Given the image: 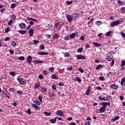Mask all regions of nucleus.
Segmentation results:
<instances>
[{
	"instance_id": "obj_1",
	"label": "nucleus",
	"mask_w": 125,
	"mask_h": 125,
	"mask_svg": "<svg viewBox=\"0 0 125 125\" xmlns=\"http://www.w3.org/2000/svg\"><path fill=\"white\" fill-rule=\"evenodd\" d=\"M17 81L19 82V83L21 84V85H23V84H24V83H25V79L21 78L20 76L18 77Z\"/></svg>"
},
{
	"instance_id": "obj_2",
	"label": "nucleus",
	"mask_w": 125,
	"mask_h": 125,
	"mask_svg": "<svg viewBox=\"0 0 125 125\" xmlns=\"http://www.w3.org/2000/svg\"><path fill=\"white\" fill-rule=\"evenodd\" d=\"M27 20L30 21L29 22L30 25H34V22H38V21L33 18L27 17Z\"/></svg>"
},
{
	"instance_id": "obj_3",
	"label": "nucleus",
	"mask_w": 125,
	"mask_h": 125,
	"mask_svg": "<svg viewBox=\"0 0 125 125\" xmlns=\"http://www.w3.org/2000/svg\"><path fill=\"white\" fill-rule=\"evenodd\" d=\"M117 25H120V21L119 20L111 22L110 26L111 27H115V26H117Z\"/></svg>"
},
{
	"instance_id": "obj_4",
	"label": "nucleus",
	"mask_w": 125,
	"mask_h": 125,
	"mask_svg": "<svg viewBox=\"0 0 125 125\" xmlns=\"http://www.w3.org/2000/svg\"><path fill=\"white\" fill-rule=\"evenodd\" d=\"M66 18L70 23L73 21V17L71 15H66Z\"/></svg>"
},
{
	"instance_id": "obj_5",
	"label": "nucleus",
	"mask_w": 125,
	"mask_h": 125,
	"mask_svg": "<svg viewBox=\"0 0 125 125\" xmlns=\"http://www.w3.org/2000/svg\"><path fill=\"white\" fill-rule=\"evenodd\" d=\"M26 59L27 60V63L28 64L31 63L32 62V60H33V58L31 56H28L27 58Z\"/></svg>"
},
{
	"instance_id": "obj_6",
	"label": "nucleus",
	"mask_w": 125,
	"mask_h": 125,
	"mask_svg": "<svg viewBox=\"0 0 125 125\" xmlns=\"http://www.w3.org/2000/svg\"><path fill=\"white\" fill-rule=\"evenodd\" d=\"M110 88H112L113 89H118L119 88V85H116V84H111L110 86Z\"/></svg>"
},
{
	"instance_id": "obj_7",
	"label": "nucleus",
	"mask_w": 125,
	"mask_h": 125,
	"mask_svg": "<svg viewBox=\"0 0 125 125\" xmlns=\"http://www.w3.org/2000/svg\"><path fill=\"white\" fill-rule=\"evenodd\" d=\"M56 115L57 116H60V117H63V116H64V114L63 113V112H62L61 110L57 111Z\"/></svg>"
},
{
	"instance_id": "obj_8",
	"label": "nucleus",
	"mask_w": 125,
	"mask_h": 125,
	"mask_svg": "<svg viewBox=\"0 0 125 125\" xmlns=\"http://www.w3.org/2000/svg\"><path fill=\"white\" fill-rule=\"evenodd\" d=\"M77 59L81 60V59H85V57L82 55H78L76 56Z\"/></svg>"
},
{
	"instance_id": "obj_9",
	"label": "nucleus",
	"mask_w": 125,
	"mask_h": 125,
	"mask_svg": "<svg viewBox=\"0 0 125 125\" xmlns=\"http://www.w3.org/2000/svg\"><path fill=\"white\" fill-rule=\"evenodd\" d=\"M91 88V87L90 86H89L87 88V90L85 92L86 95H89V93H90V91H91V90H90Z\"/></svg>"
},
{
	"instance_id": "obj_10",
	"label": "nucleus",
	"mask_w": 125,
	"mask_h": 125,
	"mask_svg": "<svg viewBox=\"0 0 125 125\" xmlns=\"http://www.w3.org/2000/svg\"><path fill=\"white\" fill-rule=\"evenodd\" d=\"M32 107H34L36 110H40L41 109V107L39 105L36 104H32Z\"/></svg>"
},
{
	"instance_id": "obj_11",
	"label": "nucleus",
	"mask_w": 125,
	"mask_h": 125,
	"mask_svg": "<svg viewBox=\"0 0 125 125\" xmlns=\"http://www.w3.org/2000/svg\"><path fill=\"white\" fill-rule=\"evenodd\" d=\"M28 34H29L30 37H33L34 36V29H30L28 31Z\"/></svg>"
},
{
	"instance_id": "obj_12",
	"label": "nucleus",
	"mask_w": 125,
	"mask_h": 125,
	"mask_svg": "<svg viewBox=\"0 0 125 125\" xmlns=\"http://www.w3.org/2000/svg\"><path fill=\"white\" fill-rule=\"evenodd\" d=\"M38 54H39V55H48V52H38Z\"/></svg>"
},
{
	"instance_id": "obj_13",
	"label": "nucleus",
	"mask_w": 125,
	"mask_h": 125,
	"mask_svg": "<svg viewBox=\"0 0 125 125\" xmlns=\"http://www.w3.org/2000/svg\"><path fill=\"white\" fill-rule=\"evenodd\" d=\"M33 63H34V64H41L42 63H43V61L42 60L34 61H33Z\"/></svg>"
},
{
	"instance_id": "obj_14",
	"label": "nucleus",
	"mask_w": 125,
	"mask_h": 125,
	"mask_svg": "<svg viewBox=\"0 0 125 125\" xmlns=\"http://www.w3.org/2000/svg\"><path fill=\"white\" fill-rule=\"evenodd\" d=\"M20 27L21 29H25L26 28V24L24 23H21L20 24Z\"/></svg>"
},
{
	"instance_id": "obj_15",
	"label": "nucleus",
	"mask_w": 125,
	"mask_h": 125,
	"mask_svg": "<svg viewBox=\"0 0 125 125\" xmlns=\"http://www.w3.org/2000/svg\"><path fill=\"white\" fill-rule=\"evenodd\" d=\"M18 33H20L21 35H25L27 33V31L26 30H19Z\"/></svg>"
},
{
	"instance_id": "obj_16",
	"label": "nucleus",
	"mask_w": 125,
	"mask_h": 125,
	"mask_svg": "<svg viewBox=\"0 0 125 125\" xmlns=\"http://www.w3.org/2000/svg\"><path fill=\"white\" fill-rule=\"evenodd\" d=\"M60 37V35L59 34H56L53 36V40H55V39H59Z\"/></svg>"
},
{
	"instance_id": "obj_17",
	"label": "nucleus",
	"mask_w": 125,
	"mask_h": 125,
	"mask_svg": "<svg viewBox=\"0 0 125 125\" xmlns=\"http://www.w3.org/2000/svg\"><path fill=\"white\" fill-rule=\"evenodd\" d=\"M93 44H94V45L96 47H99V46H102V45H101V43H98V42H93Z\"/></svg>"
},
{
	"instance_id": "obj_18",
	"label": "nucleus",
	"mask_w": 125,
	"mask_h": 125,
	"mask_svg": "<svg viewBox=\"0 0 125 125\" xmlns=\"http://www.w3.org/2000/svg\"><path fill=\"white\" fill-rule=\"evenodd\" d=\"M51 77L53 80H59V77H58V76H57L56 75H54V74L52 75Z\"/></svg>"
},
{
	"instance_id": "obj_19",
	"label": "nucleus",
	"mask_w": 125,
	"mask_h": 125,
	"mask_svg": "<svg viewBox=\"0 0 125 125\" xmlns=\"http://www.w3.org/2000/svg\"><path fill=\"white\" fill-rule=\"evenodd\" d=\"M57 119L56 118L53 119H51L49 120L50 123H51V124H55V123H56V121H57Z\"/></svg>"
},
{
	"instance_id": "obj_20",
	"label": "nucleus",
	"mask_w": 125,
	"mask_h": 125,
	"mask_svg": "<svg viewBox=\"0 0 125 125\" xmlns=\"http://www.w3.org/2000/svg\"><path fill=\"white\" fill-rule=\"evenodd\" d=\"M105 108H104V107H101L99 109V113H104V112H105Z\"/></svg>"
},
{
	"instance_id": "obj_21",
	"label": "nucleus",
	"mask_w": 125,
	"mask_h": 125,
	"mask_svg": "<svg viewBox=\"0 0 125 125\" xmlns=\"http://www.w3.org/2000/svg\"><path fill=\"white\" fill-rule=\"evenodd\" d=\"M41 90L42 92H47V89L44 87H41Z\"/></svg>"
},
{
	"instance_id": "obj_22",
	"label": "nucleus",
	"mask_w": 125,
	"mask_h": 125,
	"mask_svg": "<svg viewBox=\"0 0 125 125\" xmlns=\"http://www.w3.org/2000/svg\"><path fill=\"white\" fill-rule=\"evenodd\" d=\"M69 38L70 39H74V38H76V34L73 33L69 35Z\"/></svg>"
},
{
	"instance_id": "obj_23",
	"label": "nucleus",
	"mask_w": 125,
	"mask_h": 125,
	"mask_svg": "<svg viewBox=\"0 0 125 125\" xmlns=\"http://www.w3.org/2000/svg\"><path fill=\"white\" fill-rule=\"evenodd\" d=\"M101 105H103V108H104V109H106V107H107V103L106 102H103L102 103H100Z\"/></svg>"
},
{
	"instance_id": "obj_24",
	"label": "nucleus",
	"mask_w": 125,
	"mask_h": 125,
	"mask_svg": "<svg viewBox=\"0 0 125 125\" xmlns=\"http://www.w3.org/2000/svg\"><path fill=\"white\" fill-rule=\"evenodd\" d=\"M102 67H103V65L102 64H100L96 66V69L98 70H100V69H101V68H102Z\"/></svg>"
},
{
	"instance_id": "obj_25",
	"label": "nucleus",
	"mask_w": 125,
	"mask_h": 125,
	"mask_svg": "<svg viewBox=\"0 0 125 125\" xmlns=\"http://www.w3.org/2000/svg\"><path fill=\"white\" fill-rule=\"evenodd\" d=\"M41 86L40 83H37L35 84L34 86V89H37V88H39Z\"/></svg>"
},
{
	"instance_id": "obj_26",
	"label": "nucleus",
	"mask_w": 125,
	"mask_h": 125,
	"mask_svg": "<svg viewBox=\"0 0 125 125\" xmlns=\"http://www.w3.org/2000/svg\"><path fill=\"white\" fill-rule=\"evenodd\" d=\"M106 59L107 60V61H112V57H111V56H107L106 57Z\"/></svg>"
},
{
	"instance_id": "obj_27",
	"label": "nucleus",
	"mask_w": 125,
	"mask_h": 125,
	"mask_svg": "<svg viewBox=\"0 0 125 125\" xmlns=\"http://www.w3.org/2000/svg\"><path fill=\"white\" fill-rule=\"evenodd\" d=\"M11 44H12V46H13V47H15L16 45H17V43H16V42L14 41L12 42Z\"/></svg>"
},
{
	"instance_id": "obj_28",
	"label": "nucleus",
	"mask_w": 125,
	"mask_h": 125,
	"mask_svg": "<svg viewBox=\"0 0 125 125\" xmlns=\"http://www.w3.org/2000/svg\"><path fill=\"white\" fill-rule=\"evenodd\" d=\"M10 75H11L12 77H15L16 76V74L14 71H11L9 73Z\"/></svg>"
},
{
	"instance_id": "obj_29",
	"label": "nucleus",
	"mask_w": 125,
	"mask_h": 125,
	"mask_svg": "<svg viewBox=\"0 0 125 125\" xmlns=\"http://www.w3.org/2000/svg\"><path fill=\"white\" fill-rule=\"evenodd\" d=\"M118 3L120 5H124V4H125V3L123 2V1H122L120 0H118L117 1Z\"/></svg>"
},
{
	"instance_id": "obj_30",
	"label": "nucleus",
	"mask_w": 125,
	"mask_h": 125,
	"mask_svg": "<svg viewBox=\"0 0 125 125\" xmlns=\"http://www.w3.org/2000/svg\"><path fill=\"white\" fill-rule=\"evenodd\" d=\"M64 57H70V53L66 52L64 54Z\"/></svg>"
},
{
	"instance_id": "obj_31",
	"label": "nucleus",
	"mask_w": 125,
	"mask_h": 125,
	"mask_svg": "<svg viewBox=\"0 0 125 125\" xmlns=\"http://www.w3.org/2000/svg\"><path fill=\"white\" fill-rule=\"evenodd\" d=\"M96 25H97V26H100L102 24V22L100 21H97L95 22Z\"/></svg>"
},
{
	"instance_id": "obj_32",
	"label": "nucleus",
	"mask_w": 125,
	"mask_h": 125,
	"mask_svg": "<svg viewBox=\"0 0 125 125\" xmlns=\"http://www.w3.org/2000/svg\"><path fill=\"white\" fill-rule=\"evenodd\" d=\"M125 83V78H122L121 82V85L123 86L124 85V83Z\"/></svg>"
},
{
	"instance_id": "obj_33",
	"label": "nucleus",
	"mask_w": 125,
	"mask_h": 125,
	"mask_svg": "<svg viewBox=\"0 0 125 125\" xmlns=\"http://www.w3.org/2000/svg\"><path fill=\"white\" fill-rule=\"evenodd\" d=\"M83 50V48H79L77 49V52H79V53H82Z\"/></svg>"
},
{
	"instance_id": "obj_34",
	"label": "nucleus",
	"mask_w": 125,
	"mask_h": 125,
	"mask_svg": "<svg viewBox=\"0 0 125 125\" xmlns=\"http://www.w3.org/2000/svg\"><path fill=\"white\" fill-rule=\"evenodd\" d=\"M34 103H36V104H37V105H41V102H40V101H38V100H34L33 101Z\"/></svg>"
},
{
	"instance_id": "obj_35",
	"label": "nucleus",
	"mask_w": 125,
	"mask_h": 125,
	"mask_svg": "<svg viewBox=\"0 0 125 125\" xmlns=\"http://www.w3.org/2000/svg\"><path fill=\"white\" fill-rule=\"evenodd\" d=\"M120 119V116H116L114 119H112V121L114 122H116V121H118Z\"/></svg>"
},
{
	"instance_id": "obj_36",
	"label": "nucleus",
	"mask_w": 125,
	"mask_h": 125,
	"mask_svg": "<svg viewBox=\"0 0 125 125\" xmlns=\"http://www.w3.org/2000/svg\"><path fill=\"white\" fill-rule=\"evenodd\" d=\"M60 26V22H58L55 24L54 27L56 28V29H57V28H58V27H59Z\"/></svg>"
},
{
	"instance_id": "obj_37",
	"label": "nucleus",
	"mask_w": 125,
	"mask_h": 125,
	"mask_svg": "<svg viewBox=\"0 0 125 125\" xmlns=\"http://www.w3.org/2000/svg\"><path fill=\"white\" fill-rule=\"evenodd\" d=\"M12 23H13V20H10L8 22V26H11V25H12Z\"/></svg>"
},
{
	"instance_id": "obj_38",
	"label": "nucleus",
	"mask_w": 125,
	"mask_h": 125,
	"mask_svg": "<svg viewBox=\"0 0 125 125\" xmlns=\"http://www.w3.org/2000/svg\"><path fill=\"white\" fill-rule=\"evenodd\" d=\"M111 33H112V31H108L105 34V36L106 37H111Z\"/></svg>"
},
{
	"instance_id": "obj_39",
	"label": "nucleus",
	"mask_w": 125,
	"mask_h": 125,
	"mask_svg": "<svg viewBox=\"0 0 125 125\" xmlns=\"http://www.w3.org/2000/svg\"><path fill=\"white\" fill-rule=\"evenodd\" d=\"M98 99H100V100L106 101V99H105V97L102 98L101 96L98 97Z\"/></svg>"
},
{
	"instance_id": "obj_40",
	"label": "nucleus",
	"mask_w": 125,
	"mask_h": 125,
	"mask_svg": "<svg viewBox=\"0 0 125 125\" xmlns=\"http://www.w3.org/2000/svg\"><path fill=\"white\" fill-rule=\"evenodd\" d=\"M16 17H17L16 15H12V16H10V18L13 20H15V19H16Z\"/></svg>"
},
{
	"instance_id": "obj_41",
	"label": "nucleus",
	"mask_w": 125,
	"mask_h": 125,
	"mask_svg": "<svg viewBox=\"0 0 125 125\" xmlns=\"http://www.w3.org/2000/svg\"><path fill=\"white\" fill-rule=\"evenodd\" d=\"M49 69V72H51V73H53V72H54V67H51Z\"/></svg>"
},
{
	"instance_id": "obj_42",
	"label": "nucleus",
	"mask_w": 125,
	"mask_h": 125,
	"mask_svg": "<svg viewBox=\"0 0 125 125\" xmlns=\"http://www.w3.org/2000/svg\"><path fill=\"white\" fill-rule=\"evenodd\" d=\"M113 98L112 97V96H108V97H106L105 99L106 100H107V101H109V100H110L111 99H112Z\"/></svg>"
},
{
	"instance_id": "obj_43",
	"label": "nucleus",
	"mask_w": 125,
	"mask_h": 125,
	"mask_svg": "<svg viewBox=\"0 0 125 125\" xmlns=\"http://www.w3.org/2000/svg\"><path fill=\"white\" fill-rule=\"evenodd\" d=\"M70 36H69V35H67L66 36H65L64 38V40L65 41H69V40H70V38H69Z\"/></svg>"
},
{
	"instance_id": "obj_44",
	"label": "nucleus",
	"mask_w": 125,
	"mask_h": 125,
	"mask_svg": "<svg viewBox=\"0 0 125 125\" xmlns=\"http://www.w3.org/2000/svg\"><path fill=\"white\" fill-rule=\"evenodd\" d=\"M40 42V41L39 40H34L33 44H38Z\"/></svg>"
},
{
	"instance_id": "obj_45",
	"label": "nucleus",
	"mask_w": 125,
	"mask_h": 125,
	"mask_svg": "<svg viewBox=\"0 0 125 125\" xmlns=\"http://www.w3.org/2000/svg\"><path fill=\"white\" fill-rule=\"evenodd\" d=\"M18 59L19 60H21V61H23V60H25V57H24L23 56H21L20 57H19L18 58Z\"/></svg>"
},
{
	"instance_id": "obj_46",
	"label": "nucleus",
	"mask_w": 125,
	"mask_h": 125,
	"mask_svg": "<svg viewBox=\"0 0 125 125\" xmlns=\"http://www.w3.org/2000/svg\"><path fill=\"white\" fill-rule=\"evenodd\" d=\"M26 113L28 114V115H31V114H32V113L31 112V108H28L26 110Z\"/></svg>"
},
{
	"instance_id": "obj_47",
	"label": "nucleus",
	"mask_w": 125,
	"mask_h": 125,
	"mask_svg": "<svg viewBox=\"0 0 125 125\" xmlns=\"http://www.w3.org/2000/svg\"><path fill=\"white\" fill-rule=\"evenodd\" d=\"M49 96L50 98H51V97H54L56 96V94H55V93L52 94V93L51 94H49Z\"/></svg>"
},
{
	"instance_id": "obj_48",
	"label": "nucleus",
	"mask_w": 125,
	"mask_h": 125,
	"mask_svg": "<svg viewBox=\"0 0 125 125\" xmlns=\"http://www.w3.org/2000/svg\"><path fill=\"white\" fill-rule=\"evenodd\" d=\"M66 3L67 5H70V4H72V3H73V1H67Z\"/></svg>"
},
{
	"instance_id": "obj_49",
	"label": "nucleus",
	"mask_w": 125,
	"mask_h": 125,
	"mask_svg": "<svg viewBox=\"0 0 125 125\" xmlns=\"http://www.w3.org/2000/svg\"><path fill=\"white\" fill-rule=\"evenodd\" d=\"M10 30V27H8L5 30V33H7L8 32H9Z\"/></svg>"
},
{
	"instance_id": "obj_50",
	"label": "nucleus",
	"mask_w": 125,
	"mask_h": 125,
	"mask_svg": "<svg viewBox=\"0 0 125 125\" xmlns=\"http://www.w3.org/2000/svg\"><path fill=\"white\" fill-rule=\"evenodd\" d=\"M40 102H41V103H42V96L40 95L38 97Z\"/></svg>"
},
{
	"instance_id": "obj_51",
	"label": "nucleus",
	"mask_w": 125,
	"mask_h": 125,
	"mask_svg": "<svg viewBox=\"0 0 125 125\" xmlns=\"http://www.w3.org/2000/svg\"><path fill=\"white\" fill-rule=\"evenodd\" d=\"M73 14L74 15H76L74 16V20H76L77 19V18H78V15H79V14L77 13H73Z\"/></svg>"
},
{
	"instance_id": "obj_52",
	"label": "nucleus",
	"mask_w": 125,
	"mask_h": 125,
	"mask_svg": "<svg viewBox=\"0 0 125 125\" xmlns=\"http://www.w3.org/2000/svg\"><path fill=\"white\" fill-rule=\"evenodd\" d=\"M16 6V4L15 3H12L11 5V8H15V7Z\"/></svg>"
},
{
	"instance_id": "obj_53",
	"label": "nucleus",
	"mask_w": 125,
	"mask_h": 125,
	"mask_svg": "<svg viewBox=\"0 0 125 125\" xmlns=\"http://www.w3.org/2000/svg\"><path fill=\"white\" fill-rule=\"evenodd\" d=\"M52 89H54L55 90H56V84H53L52 86Z\"/></svg>"
},
{
	"instance_id": "obj_54",
	"label": "nucleus",
	"mask_w": 125,
	"mask_h": 125,
	"mask_svg": "<svg viewBox=\"0 0 125 125\" xmlns=\"http://www.w3.org/2000/svg\"><path fill=\"white\" fill-rule=\"evenodd\" d=\"M10 91H11L12 92H14L15 91V88H10L9 89Z\"/></svg>"
},
{
	"instance_id": "obj_55",
	"label": "nucleus",
	"mask_w": 125,
	"mask_h": 125,
	"mask_svg": "<svg viewBox=\"0 0 125 125\" xmlns=\"http://www.w3.org/2000/svg\"><path fill=\"white\" fill-rule=\"evenodd\" d=\"M17 93H18V94H21L22 95L23 94V92H22L21 90H18L17 91Z\"/></svg>"
},
{
	"instance_id": "obj_56",
	"label": "nucleus",
	"mask_w": 125,
	"mask_h": 125,
	"mask_svg": "<svg viewBox=\"0 0 125 125\" xmlns=\"http://www.w3.org/2000/svg\"><path fill=\"white\" fill-rule=\"evenodd\" d=\"M76 80L79 83H82V80H81V78L79 77H76Z\"/></svg>"
},
{
	"instance_id": "obj_57",
	"label": "nucleus",
	"mask_w": 125,
	"mask_h": 125,
	"mask_svg": "<svg viewBox=\"0 0 125 125\" xmlns=\"http://www.w3.org/2000/svg\"><path fill=\"white\" fill-rule=\"evenodd\" d=\"M99 80H100V81H104L105 78H104L103 77V76H100V78H99Z\"/></svg>"
},
{
	"instance_id": "obj_58",
	"label": "nucleus",
	"mask_w": 125,
	"mask_h": 125,
	"mask_svg": "<svg viewBox=\"0 0 125 125\" xmlns=\"http://www.w3.org/2000/svg\"><path fill=\"white\" fill-rule=\"evenodd\" d=\"M44 114H45V115H46V116H50V115H51L50 112H45Z\"/></svg>"
},
{
	"instance_id": "obj_59",
	"label": "nucleus",
	"mask_w": 125,
	"mask_h": 125,
	"mask_svg": "<svg viewBox=\"0 0 125 125\" xmlns=\"http://www.w3.org/2000/svg\"><path fill=\"white\" fill-rule=\"evenodd\" d=\"M78 70L79 71L81 72V73H83L84 72V71H83V68H79Z\"/></svg>"
},
{
	"instance_id": "obj_60",
	"label": "nucleus",
	"mask_w": 125,
	"mask_h": 125,
	"mask_svg": "<svg viewBox=\"0 0 125 125\" xmlns=\"http://www.w3.org/2000/svg\"><path fill=\"white\" fill-rule=\"evenodd\" d=\"M121 66L122 67H123V66H125V61L122 62Z\"/></svg>"
},
{
	"instance_id": "obj_61",
	"label": "nucleus",
	"mask_w": 125,
	"mask_h": 125,
	"mask_svg": "<svg viewBox=\"0 0 125 125\" xmlns=\"http://www.w3.org/2000/svg\"><path fill=\"white\" fill-rule=\"evenodd\" d=\"M59 85H60V86H64V83H63L62 82H60L59 83Z\"/></svg>"
},
{
	"instance_id": "obj_62",
	"label": "nucleus",
	"mask_w": 125,
	"mask_h": 125,
	"mask_svg": "<svg viewBox=\"0 0 125 125\" xmlns=\"http://www.w3.org/2000/svg\"><path fill=\"white\" fill-rule=\"evenodd\" d=\"M42 73H43V75H47V71H46V70H43L42 71Z\"/></svg>"
},
{
	"instance_id": "obj_63",
	"label": "nucleus",
	"mask_w": 125,
	"mask_h": 125,
	"mask_svg": "<svg viewBox=\"0 0 125 125\" xmlns=\"http://www.w3.org/2000/svg\"><path fill=\"white\" fill-rule=\"evenodd\" d=\"M84 125H90V122L88 121L84 123Z\"/></svg>"
},
{
	"instance_id": "obj_64",
	"label": "nucleus",
	"mask_w": 125,
	"mask_h": 125,
	"mask_svg": "<svg viewBox=\"0 0 125 125\" xmlns=\"http://www.w3.org/2000/svg\"><path fill=\"white\" fill-rule=\"evenodd\" d=\"M121 11H123L124 12H125V7H123L121 8Z\"/></svg>"
}]
</instances>
